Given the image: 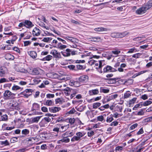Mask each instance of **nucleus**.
I'll list each match as a JSON object with an SVG mask.
<instances>
[{
  "label": "nucleus",
  "mask_w": 152,
  "mask_h": 152,
  "mask_svg": "<svg viewBox=\"0 0 152 152\" xmlns=\"http://www.w3.org/2000/svg\"><path fill=\"white\" fill-rule=\"evenodd\" d=\"M99 58V56H97L96 55L93 56V57H92L91 58H90V59H91L88 61V63L89 64L91 65L92 66L94 64L95 62H96L97 61H96L92 59V58H96L97 59H98Z\"/></svg>",
  "instance_id": "13"
},
{
  "label": "nucleus",
  "mask_w": 152,
  "mask_h": 152,
  "mask_svg": "<svg viewBox=\"0 0 152 152\" xmlns=\"http://www.w3.org/2000/svg\"><path fill=\"white\" fill-rule=\"evenodd\" d=\"M110 36L113 38H118V32H113L111 34Z\"/></svg>",
  "instance_id": "39"
},
{
  "label": "nucleus",
  "mask_w": 152,
  "mask_h": 152,
  "mask_svg": "<svg viewBox=\"0 0 152 152\" xmlns=\"http://www.w3.org/2000/svg\"><path fill=\"white\" fill-rule=\"evenodd\" d=\"M126 66V64L123 63L122 64L120 65V67L118 68V70L119 72H123L124 71V69L123 68H125Z\"/></svg>",
  "instance_id": "33"
},
{
  "label": "nucleus",
  "mask_w": 152,
  "mask_h": 152,
  "mask_svg": "<svg viewBox=\"0 0 152 152\" xmlns=\"http://www.w3.org/2000/svg\"><path fill=\"white\" fill-rule=\"evenodd\" d=\"M40 69H39L34 68L33 69L32 74L34 75H37L40 74L39 70Z\"/></svg>",
  "instance_id": "32"
},
{
  "label": "nucleus",
  "mask_w": 152,
  "mask_h": 152,
  "mask_svg": "<svg viewBox=\"0 0 152 152\" xmlns=\"http://www.w3.org/2000/svg\"><path fill=\"white\" fill-rule=\"evenodd\" d=\"M139 51V50L137 49L135 47H134L132 48L129 49L128 50V51L127 53H136Z\"/></svg>",
  "instance_id": "22"
},
{
  "label": "nucleus",
  "mask_w": 152,
  "mask_h": 152,
  "mask_svg": "<svg viewBox=\"0 0 152 152\" xmlns=\"http://www.w3.org/2000/svg\"><path fill=\"white\" fill-rule=\"evenodd\" d=\"M137 126L138 124L137 123L134 124L130 126L129 128V129L130 130H133L137 127Z\"/></svg>",
  "instance_id": "55"
},
{
  "label": "nucleus",
  "mask_w": 152,
  "mask_h": 152,
  "mask_svg": "<svg viewBox=\"0 0 152 152\" xmlns=\"http://www.w3.org/2000/svg\"><path fill=\"white\" fill-rule=\"evenodd\" d=\"M101 39V37H92L91 38V41L93 42H96L99 41Z\"/></svg>",
  "instance_id": "38"
},
{
  "label": "nucleus",
  "mask_w": 152,
  "mask_h": 152,
  "mask_svg": "<svg viewBox=\"0 0 152 152\" xmlns=\"http://www.w3.org/2000/svg\"><path fill=\"white\" fill-rule=\"evenodd\" d=\"M142 105V102H140L138 104H136L133 107V109L134 110H136L137 109V108L138 107L141 108Z\"/></svg>",
  "instance_id": "40"
},
{
  "label": "nucleus",
  "mask_w": 152,
  "mask_h": 152,
  "mask_svg": "<svg viewBox=\"0 0 152 152\" xmlns=\"http://www.w3.org/2000/svg\"><path fill=\"white\" fill-rule=\"evenodd\" d=\"M88 79V77L87 75H83L80 76L78 78V82L75 81L73 82V85H75L78 82H79L80 83H83L86 82Z\"/></svg>",
  "instance_id": "6"
},
{
  "label": "nucleus",
  "mask_w": 152,
  "mask_h": 152,
  "mask_svg": "<svg viewBox=\"0 0 152 152\" xmlns=\"http://www.w3.org/2000/svg\"><path fill=\"white\" fill-rule=\"evenodd\" d=\"M60 131V127H54L53 130V131L55 132H58Z\"/></svg>",
  "instance_id": "63"
},
{
  "label": "nucleus",
  "mask_w": 152,
  "mask_h": 152,
  "mask_svg": "<svg viewBox=\"0 0 152 152\" xmlns=\"http://www.w3.org/2000/svg\"><path fill=\"white\" fill-rule=\"evenodd\" d=\"M99 92L98 90L97 89L90 90L88 92L89 94L91 96L97 94Z\"/></svg>",
  "instance_id": "16"
},
{
  "label": "nucleus",
  "mask_w": 152,
  "mask_h": 152,
  "mask_svg": "<svg viewBox=\"0 0 152 152\" xmlns=\"http://www.w3.org/2000/svg\"><path fill=\"white\" fill-rule=\"evenodd\" d=\"M29 131L27 129H24L22 131V134L23 135L22 136L20 135L19 137H24L27 135L29 134Z\"/></svg>",
  "instance_id": "20"
},
{
  "label": "nucleus",
  "mask_w": 152,
  "mask_h": 152,
  "mask_svg": "<svg viewBox=\"0 0 152 152\" xmlns=\"http://www.w3.org/2000/svg\"><path fill=\"white\" fill-rule=\"evenodd\" d=\"M74 134V132H72L67 131L61 135L62 138H67L68 137H71Z\"/></svg>",
  "instance_id": "11"
},
{
  "label": "nucleus",
  "mask_w": 152,
  "mask_h": 152,
  "mask_svg": "<svg viewBox=\"0 0 152 152\" xmlns=\"http://www.w3.org/2000/svg\"><path fill=\"white\" fill-rule=\"evenodd\" d=\"M41 110L42 111L44 112H48L47 108L46 107H42L41 108Z\"/></svg>",
  "instance_id": "64"
},
{
  "label": "nucleus",
  "mask_w": 152,
  "mask_h": 152,
  "mask_svg": "<svg viewBox=\"0 0 152 152\" xmlns=\"http://www.w3.org/2000/svg\"><path fill=\"white\" fill-rule=\"evenodd\" d=\"M15 69L16 71L21 72H24L25 71V69H23L19 65L16 66Z\"/></svg>",
  "instance_id": "30"
},
{
  "label": "nucleus",
  "mask_w": 152,
  "mask_h": 152,
  "mask_svg": "<svg viewBox=\"0 0 152 152\" xmlns=\"http://www.w3.org/2000/svg\"><path fill=\"white\" fill-rule=\"evenodd\" d=\"M113 115L111 114L110 116L107 117L106 121L107 123H110L113 120Z\"/></svg>",
  "instance_id": "35"
},
{
  "label": "nucleus",
  "mask_w": 152,
  "mask_h": 152,
  "mask_svg": "<svg viewBox=\"0 0 152 152\" xmlns=\"http://www.w3.org/2000/svg\"><path fill=\"white\" fill-rule=\"evenodd\" d=\"M76 68L77 69L81 70L84 69V68H83V66L80 64L77 65L76 66Z\"/></svg>",
  "instance_id": "58"
},
{
  "label": "nucleus",
  "mask_w": 152,
  "mask_h": 152,
  "mask_svg": "<svg viewBox=\"0 0 152 152\" xmlns=\"http://www.w3.org/2000/svg\"><path fill=\"white\" fill-rule=\"evenodd\" d=\"M54 104L53 101L51 100H47L45 102L43 103L44 105L48 106H50L53 105Z\"/></svg>",
  "instance_id": "18"
},
{
  "label": "nucleus",
  "mask_w": 152,
  "mask_h": 152,
  "mask_svg": "<svg viewBox=\"0 0 152 152\" xmlns=\"http://www.w3.org/2000/svg\"><path fill=\"white\" fill-rule=\"evenodd\" d=\"M152 6V1H149L145 5L137 10L136 11L137 14L142 15L146 12Z\"/></svg>",
  "instance_id": "1"
},
{
  "label": "nucleus",
  "mask_w": 152,
  "mask_h": 152,
  "mask_svg": "<svg viewBox=\"0 0 152 152\" xmlns=\"http://www.w3.org/2000/svg\"><path fill=\"white\" fill-rule=\"evenodd\" d=\"M40 109V105L37 103H34L32 104L31 111L32 112L31 114H29V115L39 114L37 110H39Z\"/></svg>",
  "instance_id": "5"
},
{
  "label": "nucleus",
  "mask_w": 152,
  "mask_h": 152,
  "mask_svg": "<svg viewBox=\"0 0 152 152\" xmlns=\"http://www.w3.org/2000/svg\"><path fill=\"white\" fill-rule=\"evenodd\" d=\"M28 149H27L26 148H24L19 149L15 152H24L28 151Z\"/></svg>",
  "instance_id": "49"
},
{
  "label": "nucleus",
  "mask_w": 152,
  "mask_h": 152,
  "mask_svg": "<svg viewBox=\"0 0 152 152\" xmlns=\"http://www.w3.org/2000/svg\"><path fill=\"white\" fill-rule=\"evenodd\" d=\"M15 94L12 93L9 90L5 91L3 94V99L4 100H8L13 99Z\"/></svg>",
  "instance_id": "3"
},
{
  "label": "nucleus",
  "mask_w": 152,
  "mask_h": 152,
  "mask_svg": "<svg viewBox=\"0 0 152 152\" xmlns=\"http://www.w3.org/2000/svg\"><path fill=\"white\" fill-rule=\"evenodd\" d=\"M21 130L20 129H17L14 131H12L11 132L9 133V134L12 133L13 134L15 135V134H20Z\"/></svg>",
  "instance_id": "34"
},
{
  "label": "nucleus",
  "mask_w": 152,
  "mask_h": 152,
  "mask_svg": "<svg viewBox=\"0 0 152 152\" xmlns=\"http://www.w3.org/2000/svg\"><path fill=\"white\" fill-rule=\"evenodd\" d=\"M57 47L60 49L66 48V45H62L61 43L58 42L57 45Z\"/></svg>",
  "instance_id": "27"
},
{
  "label": "nucleus",
  "mask_w": 152,
  "mask_h": 152,
  "mask_svg": "<svg viewBox=\"0 0 152 152\" xmlns=\"http://www.w3.org/2000/svg\"><path fill=\"white\" fill-rule=\"evenodd\" d=\"M50 53L52 54L54 57L56 58L59 59L61 58V53L58 52V51L56 50H52L51 52Z\"/></svg>",
  "instance_id": "8"
},
{
  "label": "nucleus",
  "mask_w": 152,
  "mask_h": 152,
  "mask_svg": "<svg viewBox=\"0 0 152 152\" xmlns=\"http://www.w3.org/2000/svg\"><path fill=\"white\" fill-rule=\"evenodd\" d=\"M142 55V54L141 53H137L132 55V57L135 58H138Z\"/></svg>",
  "instance_id": "42"
},
{
  "label": "nucleus",
  "mask_w": 152,
  "mask_h": 152,
  "mask_svg": "<svg viewBox=\"0 0 152 152\" xmlns=\"http://www.w3.org/2000/svg\"><path fill=\"white\" fill-rule=\"evenodd\" d=\"M9 80L5 78H2L0 79V83H5L8 82Z\"/></svg>",
  "instance_id": "54"
},
{
  "label": "nucleus",
  "mask_w": 152,
  "mask_h": 152,
  "mask_svg": "<svg viewBox=\"0 0 152 152\" xmlns=\"http://www.w3.org/2000/svg\"><path fill=\"white\" fill-rule=\"evenodd\" d=\"M71 50L69 49H67L65 51H62L61 53L64 57H68L71 55Z\"/></svg>",
  "instance_id": "12"
},
{
  "label": "nucleus",
  "mask_w": 152,
  "mask_h": 152,
  "mask_svg": "<svg viewBox=\"0 0 152 152\" xmlns=\"http://www.w3.org/2000/svg\"><path fill=\"white\" fill-rule=\"evenodd\" d=\"M152 103V99H149L148 100L142 102V104L143 106H147L150 104Z\"/></svg>",
  "instance_id": "36"
},
{
  "label": "nucleus",
  "mask_w": 152,
  "mask_h": 152,
  "mask_svg": "<svg viewBox=\"0 0 152 152\" xmlns=\"http://www.w3.org/2000/svg\"><path fill=\"white\" fill-rule=\"evenodd\" d=\"M109 91V90L107 89L101 88L100 89V92L104 93H107Z\"/></svg>",
  "instance_id": "51"
},
{
  "label": "nucleus",
  "mask_w": 152,
  "mask_h": 152,
  "mask_svg": "<svg viewBox=\"0 0 152 152\" xmlns=\"http://www.w3.org/2000/svg\"><path fill=\"white\" fill-rule=\"evenodd\" d=\"M34 26L31 22L29 20H25L20 23L18 26L20 27L25 26L28 28H30Z\"/></svg>",
  "instance_id": "2"
},
{
  "label": "nucleus",
  "mask_w": 152,
  "mask_h": 152,
  "mask_svg": "<svg viewBox=\"0 0 152 152\" xmlns=\"http://www.w3.org/2000/svg\"><path fill=\"white\" fill-rule=\"evenodd\" d=\"M130 96L131 93H130L129 91H128L124 94V99L127 98L129 97V96Z\"/></svg>",
  "instance_id": "46"
},
{
  "label": "nucleus",
  "mask_w": 152,
  "mask_h": 152,
  "mask_svg": "<svg viewBox=\"0 0 152 152\" xmlns=\"http://www.w3.org/2000/svg\"><path fill=\"white\" fill-rule=\"evenodd\" d=\"M94 30L96 31H107V29L103 27H101L96 28L94 29Z\"/></svg>",
  "instance_id": "31"
},
{
  "label": "nucleus",
  "mask_w": 152,
  "mask_h": 152,
  "mask_svg": "<svg viewBox=\"0 0 152 152\" xmlns=\"http://www.w3.org/2000/svg\"><path fill=\"white\" fill-rule=\"evenodd\" d=\"M108 83L110 84H113L116 82V78H110L109 79H108Z\"/></svg>",
  "instance_id": "45"
},
{
  "label": "nucleus",
  "mask_w": 152,
  "mask_h": 152,
  "mask_svg": "<svg viewBox=\"0 0 152 152\" xmlns=\"http://www.w3.org/2000/svg\"><path fill=\"white\" fill-rule=\"evenodd\" d=\"M18 103H14V104H12L10 107V111L14 110L15 109H16L18 107Z\"/></svg>",
  "instance_id": "21"
},
{
  "label": "nucleus",
  "mask_w": 152,
  "mask_h": 152,
  "mask_svg": "<svg viewBox=\"0 0 152 152\" xmlns=\"http://www.w3.org/2000/svg\"><path fill=\"white\" fill-rule=\"evenodd\" d=\"M2 121H7L8 119V116L7 114H4L1 116V118Z\"/></svg>",
  "instance_id": "48"
},
{
  "label": "nucleus",
  "mask_w": 152,
  "mask_h": 152,
  "mask_svg": "<svg viewBox=\"0 0 152 152\" xmlns=\"http://www.w3.org/2000/svg\"><path fill=\"white\" fill-rule=\"evenodd\" d=\"M5 58L7 60H13L14 59V57L13 55L7 53L5 55Z\"/></svg>",
  "instance_id": "17"
},
{
  "label": "nucleus",
  "mask_w": 152,
  "mask_h": 152,
  "mask_svg": "<svg viewBox=\"0 0 152 152\" xmlns=\"http://www.w3.org/2000/svg\"><path fill=\"white\" fill-rule=\"evenodd\" d=\"M61 110L60 107L53 106L51 107H49V110L51 113H56L59 111Z\"/></svg>",
  "instance_id": "10"
},
{
  "label": "nucleus",
  "mask_w": 152,
  "mask_h": 152,
  "mask_svg": "<svg viewBox=\"0 0 152 152\" xmlns=\"http://www.w3.org/2000/svg\"><path fill=\"white\" fill-rule=\"evenodd\" d=\"M104 60H101L99 61V66L98 67H96V69H100L99 72L101 73H102V70L100 69H102V67L105 64L104 63Z\"/></svg>",
  "instance_id": "15"
},
{
  "label": "nucleus",
  "mask_w": 152,
  "mask_h": 152,
  "mask_svg": "<svg viewBox=\"0 0 152 152\" xmlns=\"http://www.w3.org/2000/svg\"><path fill=\"white\" fill-rule=\"evenodd\" d=\"M129 34V32L126 31H124L122 33L118 32V38H122Z\"/></svg>",
  "instance_id": "26"
},
{
  "label": "nucleus",
  "mask_w": 152,
  "mask_h": 152,
  "mask_svg": "<svg viewBox=\"0 0 152 152\" xmlns=\"http://www.w3.org/2000/svg\"><path fill=\"white\" fill-rule=\"evenodd\" d=\"M112 53L115 55V57H117L118 55L121 53V51L118 49H116L112 50Z\"/></svg>",
  "instance_id": "28"
},
{
  "label": "nucleus",
  "mask_w": 152,
  "mask_h": 152,
  "mask_svg": "<svg viewBox=\"0 0 152 152\" xmlns=\"http://www.w3.org/2000/svg\"><path fill=\"white\" fill-rule=\"evenodd\" d=\"M69 123L72 124H73L75 121V119L74 118H70L69 120Z\"/></svg>",
  "instance_id": "62"
},
{
  "label": "nucleus",
  "mask_w": 152,
  "mask_h": 152,
  "mask_svg": "<svg viewBox=\"0 0 152 152\" xmlns=\"http://www.w3.org/2000/svg\"><path fill=\"white\" fill-rule=\"evenodd\" d=\"M117 71L115 68H113L110 66L107 65L104 68L103 72L104 73L107 72H114Z\"/></svg>",
  "instance_id": "7"
},
{
  "label": "nucleus",
  "mask_w": 152,
  "mask_h": 152,
  "mask_svg": "<svg viewBox=\"0 0 152 152\" xmlns=\"http://www.w3.org/2000/svg\"><path fill=\"white\" fill-rule=\"evenodd\" d=\"M55 95L54 94H48L46 95V97L48 98H53L54 97Z\"/></svg>",
  "instance_id": "61"
},
{
  "label": "nucleus",
  "mask_w": 152,
  "mask_h": 152,
  "mask_svg": "<svg viewBox=\"0 0 152 152\" xmlns=\"http://www.w3.org/2000/svg\"><path fill=\"white\" fill-rule=\"evenodd\" d=\"M62 142H69L70 140L69 138H63L62 139L60 140Z\"/></svg>",
  "instance_id": "52"
},
{
  "label": "nucleus",
  "mask_w": 152,
  "mask_h": 152,
  "mask_svg": "<svg viewBox=\"0 0 152 152\" xmlns=\"http://www.w3.org/2000/svg\"><path fill=\"white\" fill-rule=\"evenodd\" d=\"M137 99L136 98H134L131 100L129 102V104H133L135 102Z\"/></svg>",
  "instance_id": "60"
},
{
  "label": "nucleus",
  "mask_w": 152,
  "mask_h": 152,
  "mask_svg": "<svg viewBox=\"0 0 152 152\" xmlns=\"http://www.w3.org/2000/svg\"><path fill=\"white\" fill-rule=\"evenodd\" d=\"M40 34V30L36 27H35L32 31V34L33 36H37L39 35Z\"/></svg>",
  "instance_id": "14"
},
{
  "label": "nucleus",
  "mask_w": 152,
  "mask_h": 152,
  "mask_svg": "<svg viewBox=\"0 0 152 152\" xmlns=\"http://www.w3.org/2000/svg\"><path fill=\"white\" fill-rule=\"evenodd\" d=\"M18 137H12L11 138L10 140V142L11 143H13L18 141Z\"/></svg>",
  "instance_id": "44"
},
{
  "label": "nucleus",
  "mask_w": 152,
  "mask_h": 152,
  "mask_svg": "<svg viewBox=\"0 0 152 152\" xmlns=\"http://www.w3.org/2000/svg\"><path fill=\"white\" fill-rule=\"evenodd\" d=\"M61 127V129L60 130V132H63L66 130L69 127V124H68L66 126H61L60 124L59 125Z\"/></svg>",
  "instance_id": "19"
},
{
  "label": "nucleus",
  "mask_w": 152,
  "mask_h": 152,
  "mask_svg": "<svg viewBox=\"0 0 152 152\" xmlns=\"http://www.w3.org/2000/svg\"><path fill=\"white\" fill-rule=\"evenodd\" d=\"M52 56L50 55H48L45 57L43 58L42 59H40V60L42 61H49L52 59Z\"/></svg>",
  "instance_id": "24"
},
{
  "label": "nucleus",
  "mask_w": 152,
  "mask_h": 152,
  "mask_svg": "<svg viewBox=\"0 0 152 152\" xmlns=\"http://www.w3.org/2000/svg\"><path fill=\"white\" fill-rule=\"evenodd\" d=\"M20 94L27 98L32 94L31 89H26L23 92L21 93Z\"/></svg>",
  "instance_id": "9"
},
{
  "label": "nucleus",
  "mask_w": 152,
  "mask_h": 152,
  "mask_svg": "<svg viewBox=\"0 0 152 152\" xmlns=\"http://www.w3.org/2000/svg\"><path fill=\"white\" fill-rule=\"evenodd\" d=\"M77 93V91L76 90L73 89V91L72 92L71 95L70 96L71 98L72 99L75 96V95Z\"/></svg>",
  "instance_id": "53"
},
{
  "label": "nucleus",
  "mask_w": 152,
  "mask_h": 152,
  "mask_svg": "<svg viewBox=\"0 0 152 152\" xmlns=\"http://www.w3.org/2000/svg\"><path fill=\"white\" fill-rule=\"evenodd\" d=\"M41 116H37L31 118V121L32 123H37Z\"/></svg>",
  "instance_id": "29"
},
{
  "label": "nucleus",
  "mask_w": 152,
  "mask_h": 152,
  "mask_svg": "<svg viewBox=\"0 0 152 152\" xmlns=\"http://www.w3.org/2000/svg\"><path fill=\"white\" fill-rule=\"evenodd\" d=\"M28 54L33 58H35L37 57V53L35 51H29L28 52Z\"/></svg>",
  "instance_id": "23"
},
{
  "label": "nucleus",
  "mask_w": 152,
  "mask_h": 152,
  "mask_svg": "<svg viewBox=\"0 0 152 152\" xmlns=\"http://www.w3.org/2000/svg\"><path fill=\"white\" fill-rule=\"evenodd\" d=\"M67 67L69 69L71 70H76V69H75V66L73 65H68Z\"/></svg>",
  "instance_id": "50"
},
{
  "label": "nucleus",
  "mask_w": 152,
  "mask_h": 152,
  "mask_svg": "<svg viewBox=\"0 0 152 152\" xmlns=\"http://www.w3.org/2000/svg\"><path fill=\"white\" fill-rule=\"evenodd\" d=\"M15 128L14 126H11V127H6L5 129H3V130H11L14 129Z\"/></svg>",
  "instance_id": "56"
},
{
  "label": "nucleus",
  "mask_w": 152,
  "mask_h": 152,
  "mask_svg": "<svg viewBox=\"0 0 152 152\" xmlns=\"http://www.w3.org/2000/svg\"><path fill=\"white\" fill-rule=\"evenodd\" d=\"M63 38L68 42H72L73 37L69 36H66L64 37Z\"/></svg>",
  "instance_id": "43"
},
{
  "label": "nucleus",
  "mask_w": 152,
  "mask_h": 152,
  "mask_svg": "<svg viewBox=\"0 0 152 152\" xmlns=\"http://www.w3.org/2000/svg\"><path fill=\"white\" fill-rule=\"evenodd\" d=\"M21 89V88L18 86L14 85L12 88V90L13 91H16Z\"/></svg>",
  "instance_id": "41"
},
{
  "label": "nucleus",
  "mask_w": 152,
  "mask_h": 152,
  "mask_svg": "<svg viewBox=\"0 0 152 152\" xmlns=\"http://www.w3.org/2000/svg\"><path fill=\"white\" fill-rule=\"evenodd\" d=\"M69 88L67 87L64 90V93L66 94V95H69L68 92H69Z\"/></svg>",
  "instance_id": "57"
},
{
  "label": "nucleus",
  "mask_w": 152,
  "mask_h": 152,
  "mask_svg": "<svg viewBox=\"0 0 152 152\" xmlns=\"http://www.w3.org/2000/svg\"><path fill=\"white\" fill-rule=\"evenodd\" d=\"M6 73L5 68L4 67H0V76H3Z\"/></svg>",
  "instance_id": "25"
},
{
  "label": "nucleus",
  "mask_w": 152,
  "mask_h": 152,
  "mask_svg": "<svg viewBox=\"0 0 152 152\" xmlns=\"http://www.w3.org/2000/svg\"><path fill=\"white\" fill-rule=\"evenodd\" d=\"M97 119L99 121H102L104 120V117L102 115L99 116L97 117Z\"/></svg>",
  "instance_id": "59"
},
{
  "label": "nucleus",
  "mask_w": 152,
  "mask_h": 152,
  "mask_svg": "<svg viewBox=\"0 0 152 152\" xmlns=\"http://www.w3.org/2000/svg\"><path fill=\"white\" fill-rule=\"evenodd\" d=\"M85 133L84 132H78L76 134V136H74L71 139L72 142L75 141H80L81 140V138L83 136Z\"/></svg>",
  "instance_id": "4"
},
{
  "label": "nucleus",
  "mask_w": 152,
  "mask_h": 152,
  "mask_svg": "<svg viewBox=\"0 0 152 152\" xmlns=\"http://www.w3.org/2000/svg\"><path fill=\"white\" fill-rule=\"evenodd\" d=\"M52 39V38L51 37H45L42 40V41L45 42H49Z\"/></svg>",
  "instance_id": "47"
},
{
  "label": "nucleus",
  "mask_w": 152,
  "mask_h": 152,
  "mask_svg": "<svg viewBox=\"0 0 152 152\" xmlns=\"http://www.w3.org/2000/svg\"><path fill=\"white\" fill-rule=\"evenodd\" d=\"M101 105V103L99 102L94 103L93 104L92 107L93 109H96Z\"/></svg>",
  "instance_id": "37"
}]
</instances>
